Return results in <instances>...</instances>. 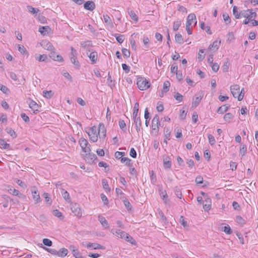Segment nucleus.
Listing matches in <instances>:
<instances>
[{
    "instance_id": "obj_42",
    "label": "nucleus",
    "mask_w": 258,
    "mask_h": 258,
    "mask_svg": "<svg viewBox=\"0 0 258 258\" xmlns=\"http://www.w3.org/2000/svg\"><path fill=\"white\" fill-rule=\"evenodd\" d=\"M247 147L245 144H242L240 148V153L242 154V156H244L246 153Z\"/></svg>"
},
{
    "instance_id": "obj_43",
    "label": "nucleus",
    "mask_w": 258,
    "mask_h": 258,
    "mask_svg": "<svg viewBox=\"0 0 258 258\" xmlns=\"http://www.w3.org/2000/svg\"><path fill=\"white\" fill-rule=\"evenodd\" d=\"M123 203L124 206H125L126 208L127 209V210L130 211L132 210V206L127 199H125L124 200H123Z\"/></svg>"
},
{
    "instance_id": "obj_41",
    "label": "nucleus",
    "mask_w": 258,
    "mask_h": 258,
    "mask_svg": "<svg viewBox=\"0 0 258 258\" xmlns=\"http://www.w3.org/2000/svg\"><path fill=\"white\" fill-rule=\"evenodd\" d=\"M119 126L120 128L123 132L126 131V124L123 120L120 119L119 120Z\"/></svg>"
},
{
    "instance_id": "obj_55",
    "label": "nucleus",
    "mask_w": 258,
    "mask_h": 258,
    "mask_svg": "<svg viewBox=\"0 0 258 258\" xmlns=\"http://www.w3.org/2000/svg\"><path fill=\"white\" fill-rule=\"evenodd\" d=\"M107 84H108V85L111 88H112L113 86H114V84L113 83L112 79L109 73H108V74Z\"/></svg>"
},
{
    "instance_id": "obj_11",
    "label": "nucleus",
    "mask_w": 258,
    "mask_h": 258,
    "mask_svg": "<svg viewBox=\"0 0 258 258\" xmlns=\"http://www.w3.org/2000/svg\"><path fill=\"white\" fill-rule=\"evenodd\" d=\"M49 57L54 61L59 62H62L63 61L62 57L59 54H57L55 50H53L50 53Z\"/></svg>"
},
{
    "instance_id": "obj_45",
    "label": "nucleus",
    "mask_w": 258,
    "mask_h": 258,
    "mask_svg": "<svg viewBox=\"0 0 258 258\" xmlns=\"http://www.w3.org/2000/svg\"><path fill=\"white\" fill-rule=\"evenodd\" d=\"M128 14L133 20L135 22H137L138 21V17L133 11L129 12Z\"/></svg>"
},
{
    "instance_id": "obj_52",
    "label": "nucleus",
    "mask_w": 258,
    "mask_h": 258,
    "mask_svg": "<svg viewBox=\"0 0 258 258\" xmlns=\"http://www.w3.org/2000/svg\"><path fill=\"white\" fill-rule=\"evenodd\" d=\"M208 138L209 142L211 145H213L215 144L216 141L215 140V138L213 135H212L211 134H209L208 136Z\"/></svg>"
},
{
    "instance_id": "obj_48",
    "label": "nucleus",
    "mask_w": 258,
    "mask_h": 258,
    "mask_svg": "<svg viewBox=\"0 0 258 258\" xmlns=\"http://www.w3.org/2000/svg\"><path fill=\"white\" fill-rule=\"evenodd\" d=\"M61 194L63 198L66 200H68L70 199V195L68 192L65 190L64 189H61Z\"/></svg>"
},
{
    "instance_id": "obj_22",
    "label": "nucleus",
    "mask_w": 258,
    "mask_h": 258,
    "mask_svg": "<svg viewBox=\"0 0 258 258\" xmlns=\"http://www.w3.org/2000/svg\"><path fill=\"white\" fill-rule=\"evenodd\" d=\"M87 247L88 248H92L94 249H101L102 248V246L101 245H100L99 244H98V243H89L87 244Z\"/></svg>"
},
{
    "instance_id": "obj_27",
    "label": "nucleus",
    "mask_w": 258,
    "mask_h": 258,
    "mask_svg": "<svg viewBox=\"0 0 258 258\" xmlns=\"http://www.w3.org/2000/svg\"><path fill=\"white\" fill-rule=\"evenodd\" d=\"M121 163H125L126 165H128L130 167L133 166V163H131V160L127 157H122L120 159Z\"/></svg>"
},
{
    "instance_id": "obj_58",
    "label": "nucleus",
    "mask_w": 258,
    "mask_h": 258,
    "mask_svg": "<svg viewBox=\"0 0 258 258\" xmlns=\"http://www.w3.org/2000/svg\"><path fill=\"white\" fill-rule=\"evenodd\" d=\"M233 14L234 15L236 19H239L240 17V13L238 14L237 11V8L236 6H234L233 8Z\"/></svg>"
},
{
    "instance_id": "obj_1",
    "label": "nucleus",
    "mask_w": 258,
    "mask_h": 258,
    "mask_svg": "<svg viewBox=\"0 0 258 258\" xmlns=\"http://www.w3.org/2000/svg\"><path fill=\"white\" fill-rule=\"evenodd\" d=\"M139 104L136 102L133 108V120L135 124L136 131L138 133H139L142 128V121L140 117H138V113L139 112Z\"/></svg>"
},
{
    "instance_id": "obj_16",
    "label": "nucleus",
    "mask_w": 258,
    "mask_h": 258,
    "mask_svg": "<svg viewBox=\"0 0 258 258\" xmlns=\"http://www.w3.org/2000/svg\"><path fill=\"white\" fill-rule=\"evenodd\" d=\"M220 43V40H219V41H218L217 40L214 41L213 44L210 45L209 47V49L213 50L214 51H216L219 48Z\"/></svg>"
},
{
    "instance_id": "obj_7",
    "label": "nucleus",
    "mask_w": 258,
    "mask_h": 258,
    "mask_svg": "<svg viewBox=\"0 0 258 258\" xmlns=\"http://www.w3.org/2000/svg\"><path fill=\"white\" fill-rule=\"evenodd\" d=\"M106 130L104 125L102 123H100L98 127V135L100 139H104L106 137Z\"/></svg>"
},
{
    "instance_id": "obj_59",
    "label": "nucleus",
    "mask_w": 258,
    "mask_h": 258,
    "mask_svg": "<svg viewBox=\"0 0 258 258\" xmlns=\"http://www.w3.org/2000/svg\"><path fill=\"white\" fill-rule=\"evenodd\" d=\"M18 50L21 52V53L23 54L27 53V51L26 48L23 45H18Z\"/></svg>"
},
{
    "instance_id": "obj_40",
    "label": "nucleus",
    "mask_w": 258,
    "mask_h": 258,
    "mask_svg": "<svg viewBox=\"0 0 258 258\" xmlns=\"http://www.w3.org/2000/svg\"><path fill=\"white\" fill-rule=\"evenodd\" d=\"M181 25V21L179 20H177V21L174 22L173 23V29L174 31H177L179 27Z\"/></svg>"
},
{
    "instance_id": "obj_5",
    "label": "nucleus",
    "mask_w": 258,
    "mask_h": 258,
    "mask_svg": "<svg viewBox=\"0 0 258 258\" xmlns=\"http://www.w3.org/2000/svg\"><path fill=\"white\" fill-rule=\"evenodd\" d=\"M90 140L93 142H96L98 140V134H96V127L94 126L90 128L89 132L88 133Z\"/></svg>"
},
{
    "instance_id": "obj_20",
    "label": "nucleus",
    "mask_w": 258,
    "mask_h": 258,
    "mask_svg": "<svg viewBox=\"0 0 258 258\" xmlns=\"http://www.w3.org/2000/svg\"><path fill=\"white\" fill-rule=\"evenodd\" d=\"M230 107V105L228 104L224 105L220 107H219L217 113L219 114H222L225 112H226L229 108Z\"/></svg>"
},
{
    "instance_id": "obj_34",
    "label": "nucleus",
    "mask_w": 258,
    "mask_h": 258,
    "mask_svg": "<svg viewBox=\"0 0 258 258\" xmlns=\"http://www.w3.org/2000/svg\"><path fill=\"white\" fill-rule=\"evenodd\" d=\"M53 214L55 217L58 218L60 220H62L64 218V216L58 210H53Z\"/></svg>"
},
{
    "instance_id": "obj_28",
    "label": "nucleus",
    "mask_w": 258,
    "mask_h": 258,
    "mask_svg": "<svg viewBox=\"0 0 258 258\" xmlns=\"http://www.w3.org/2000/svg\"><path fill=\"white\" fill-rule=\"evenodd\" d=\"M175 41L179 44H182L183 43V38L180 33L176 34L175 35Z\"/></svg>"
},
{
    "instance_id": "obj_14",
    "label": "nucleus",
    "mask_w": 258,
    "mask_h": 258,
    "mask_svg": "<svg viewBox=\"0 0 258 258\" xmlns=\"http://www.w3.org/2000/svg\"><path fill=\"white\" fill-rule=\"evenodd\" d=\"M195 22V24L197 23L196 16L195 14L191 13L188 15L187 18V22L186 24L191 25L192 23Z\"/></svg>"
},
{
    "instance_id": "obj_24",
    "label": "nucleus",
    "mask_w": 258,
    "mask_h": 258,
    "mask_svg": "<svg viewBox=\"0 0 258 258\" xmlns=\"http://www.w3.org/2000/svg\"><path fill=\"white\" fill-rule=\"evenodd\" d=\"M98 220L99 221V222L101 223V224H102V225L104 227H106V228H107L108 226V222L105 219V218L102 216H98Z\"/></svg>"
},
{
    "instance_id": "obj_4",
    "label": "nucleus",
    "mask_w": 258,
    "mask_h": 258,
    "mask_svg": "<svg viewBox=\"0 0 258 258\" xmlns=\"http://www.w3.org/2000/svg\"><path fill=\"white\" fill-rule=\"evenodd\" d=\"M79 144L82 150L87 153L91 152L90 146L89 145L87 140L84 138H81L79 140Z\"/></svg>"
},
{
    "instance_id": "obj_35",
    "label": "nucleus",
    "mask_w": 258,
    "mask_h": 258,
    "mask_svg": "<svg viewBox=\"0 0 258 258\" xmlns=\"http://www.w3.org/2000/svg\"><path fill=\"white\" fill-rule=\"evenodd\" d=\"M202 98L200 97H197L193 99L192 103V107H196L200 103Z\"/></svg>"
},
{
    "instance_id": "obj_6",
    "label": "nucleus",
    "mask_w": 258,
    "mask_h": 258,
    "mask_svg": "<svg viewBox=\"0 0 258 258\" xmlns=\"http://www.w3.org/2000/svg\"><path fill=\"white\" fill-rule=\"evenodd\" d=\"M89 52H87V55L90 59L91 63L94 64L97 62L98 59V54L97 52L92 51L90 49L88 50Z\"/></svg>"
},
{
    "instance_id": "obj_19",
    "label": "nucleus",
    "mask_w": 258,
    "mask_h": 258,
    "mask_svg": "<svg viewBox=\"0 0 258 258\" xmlns=\"http://www.w3.org/2000/svg\"><path fill=\"white\" fill-rule=\"evenodd\" d=\"M35 58L40 62L47 61L48 59L47 56L46 54H39L35 55Z\"/></svg>"
},
{
    "instance_id": "obj_18",
    "label": "nucleus",
    "mask_w": 258,
    "mask_h": 258,
    "mask_svg": "<svg viewBox=\"0 0 258 258\" xmlns=\"http://www.w3.org/2000/svg\"><path fill=\"white\" fill-rule=\"evenodd\" d=\"M164 167L166 169H170L171 166V162L170 160V158L166 157L163 159Z\"/></svg>"
},
{
    "instance_id": "obj_46",
    "label": "nucleus",
    "mask_w": 258,
    "mask_h": 258,
    "mask_svg": "<svg viewBox=\"0 0 258 258\" xmlns=\"http://www.w3.org/2000/svg\"><path fill=\"white\" fill-rule=\"evenodd\" d=\"M6 130L7 133L9 134L13 138H16L17 137V134L16 132L12 128H6Z\"/></svg>"
},
{
    "instance_id": "obj_3",
    "label": "nucleus",
    "mask_w": 258,
    "mask_h": 258,
    "mask_svg": "<svg viewBox=\"0 0 258 258\" xmlns=\"http://www.w3.org/2000/svg\"><path fill=\"white\" fill-rule=\"evenodd\" d=\"M159 121V116L158 115L156 114L152 120V131L156 136L159 133V127L160 125Z\"/></svg>"
},
{
    "instance_id": "obj_12",
    "label": "nucleus",
    "mask_w": 258,
    "mask_h": 258,
    "mask_svg": "<svg viewBox=\"0 0 258 258\" xmlns=\"http://www.w3.org/2000/svg\"><path fill=\"white\" fill-rule=\"evenodd\" d=\"M231 92L234 98H237L239 94L240 87L238 85H234L230 87Z\"/></svg>"
},
{
    "instance_id": "obj_13",
    "label": "nucleus",
    "mask_w": 258,
    "mask_h": 258,
    "mask_svg": "<svg viewBox=\"0 0 258 258\" xmlns=\"http://www.w3.org/2000/svg\"><path fill=\"white\" fill-rule=\"evenodd\" d=\"M84 7L87 10L92 11L95 9V5L92 1H87L84 4Z\"/></svg>"
},
{
    "instance_id": "obj_21",
    "label": "nucleus",
    "mask_w": 258,
    "mask_h": 258,
    "mask_svg": "<svg viewBox=\"0 0 258 258\" xmlns=\"http://www.w3.org/2000/svg\"><path fill=\"white\" fill-rule=\"evenodd\" d=\"M68 250L66 248H61L59 251H58L57 256L59 257H64L67 255Z\"/></svg>"
},
{
    "instance_id": "obj_49",
    "label": "nucleus",
    "mask_w": 258,
    "mask_h": 258,
    "mask_svg": "<svg viewBox=\"0 0 258 258\" xmlns=\"http://www.w3.org/2000/svg\"><path fill=\"white\" fill-rule=\"evenodd\" d=\"M236 220L237 223L239 225L243 226L245 224L244 220L240 216H237L236 217Z\"/></svg>"
},
{
    "instance_id": "obj_26",
    "label": "nucleus",
    "mask_w": 258,
    "mask_h": 258,
    "mask_svg": "<svg viewBox=\"0 0 258 258\" xmlns=\"http://www.w3.org/2000/svg\"><path fill=\"white\" fill-rule=\"evenodd\" d=\"M103 19L104 22L106 24L109 26H112V22L109 16H108L107 15H103Z\"/></svg>"
},
{
    "instance_id": "obj_44",
    "label": "nucleus",
    "mask_w": 258,
    "mask_h": 258,
    "mask_svg": "<svg viewBox=\"0 0 258 258\" xmlns=\"http://www.w3.org/2000/svg\"><path fill=\"white\" fill-rule=\"evenodd\" d=\"M43 249H44L46 251L53 255H57L58 251H57L55 249L47 248L46 247H43Z\"/></svg>"
},
{
    "instance_id": "obj_53",
    "label": "nucleus",
    "mask_w": 258,
    "mask_h": 258,
    "mask_svg": "<svg viewBox=\"0 0 258 258\" xmlns=\"http://www.w3.org/2000/svg\"><path fill=\"white\" fill-rule=\"evenodd\" d=\"M1 145L3 147V149H10V144H7V142L4 140H1Z\"/></svg>"
},
{
    "instance_id": "obj_32",
    "label": "nucleus",
    "mask_w": 258,
    "mask_h": 258,
    "mask_svg": "<svg viewBox=\"0 0 258 258\" xmlns=\"http://www.w3.org/2000/svg\"><path fill=\"white\" fill-rule=\"evenodd\" d=\"M42 196L45 199L46 203L49 204V205H51L52 200L51 199V198L50 197V195L47 192H44Z\"/></svg>"
},
{
    "instance_id": "obj_36",
    "label": "nucleus",
    "mask_w": 258,
    "mask_h": 258,
    "mask_svg": "<svg viewBox=\"0 0 258 258\" xmlns=\"http://www.w3.org/2000/svg\"><path fill=\"white\" fill-rule=\"evenodd\" d=\"M43 96L45 98L49 99L51 98L53 95V92L51 91H43Z\"/></svg>"
},
{
    "instance_id": "obj_31",
    "label": "nucleus",
    "mask_w": 258,
    "mask_h": 258,
    "mask_svg": "<svg viewBox=\"0 0 258 258\" xmlns=\"http://www.w3.org/2000/svg\"><path fill=\"white\" fill-rule=\"evenodd\" d=\"M126 241L130 242L132 245H136L137 244V242L135 240V239L129 234L126 235L125 237L124 238Z\"/></svg>"
},
{
    "instance_id": "obj_30",
    "label": "nucleus",
    "mask_w": 258,
    "mask_h": 258,
    "mask_svg": "<svg viewBox=\"0 0 258 258\" xmlns=\"http://www.w3.org/2000/svg\"><path fill=\"white\" fill-rule=\"evenodd\" d=\"M70 60L71 62L77 68L80 67L79 62L77 59L76 55H71Z\"/></svg>"
},
{
    "instance_id": "obj_56",
    "label": "nucleus",
    "mask_w": 258,
    "mask_h": 258,
    "mask_svg": "<svg viewBox=\"0 0 258 258\" xmlns=\"http://www.w3.org/2000/svg\"><path fill=\"white\" fill-rule=\"evenodd\" d=\"M222 228L223 229V231L227 234H230L232 233V231L228 225L225 226Z\"/></svg>"
},
{
    "instance_id": "obj_2",
    "label": "nucleus",
    "mask_w": 258,
    "mask_h": 258,
    "mask_svg": "<svg viewBox=\"0 0 258 258\" xmlns=\"http://www.w3.org/2000/svg\"><path fill=\"white\" fill-rule=\"evenodd\" d=\"M137 85L141 90H145L150 86V83L149 81L143 77H139L137 79Z\"/></svg>"
},
{
    "instance_id": "obj_62",
    "label": "nucleus",
    "mask_w": 258,
    "mask_h": 258,
    "mask_svg": "<svg viewBox=\"0 0 258 258\" xmlns=\"http://www.w3.org/2000/svg\"><path fill=\"white\" fill-rule=\"evenodd\" d=\"M174 191L176 197L181 199L182 197V194L181 190L178 188L176 187L175 188Z\"/></svg>"
},
{
    "instance_id": "obj_8",
    "label": "nucleus",
    "mask_w": 258,
    "mask_h": 258,
    "mask_svg": "<svg viewBox=\"0 0 258 258\" xmlns=\"http://www.w3.org/2000/svg\"><path fill=\"white\" fill-rule=\"evenodd\" d=\"M33 199L35 201V204H38L41 202V200L40 197L39 193L38 190H36L35 187H33L31 189Z\"/></svg>"
},
{
    "instance_id": "obj_57",
    "label": "nucleus",
    "mask_w": 258,
    "mask_h": 258,
    "mask_svg": "<svg viewBox=\"0 0 258 258\" xmlns=\"http://www.w3.org/2000/svg\"><path fill=\"white\" fill-rule=\"evenodd\" d=\"M102 183L103 187L108 191H110V188H109V185L108 184V182L106 179H103L102 180Z\"/></svg>"
},
{
    "instance_id": "obj_17",
    "label": "nucleus",
    "mask_w": 258,
    "mask_h": 258,
    "mask_svg": "<svg viewBox=\"0 0 258 258\" xmlns=\"http://www.w3.org/2000/svg\"><path fill=\"white\" fill-rule=\"evenodd\" d=\"M112 232L113 233V234L115 233V235L117 237L121 239H124L126 235H127V233H126L125 232L120 230H116L115 231V233L114 232V230H112Z\"/></svg>"
},
{
    "instance_id": "obj_9",
    "label": "nucleus",
    "mask_w": 258,
    "mask_h": 258,
    "mask_svg": "<svg viewBox=\"0 0 258 258\" xmlns=\"http://www.w3.org/2000/svg\"><path fill=\"white\" fill-rule=\"evenodd\" d=\"M41 45L44 49L50 51V52L55 50L51 43L46 40L42 41Z\"/></svg>"
},
{
    "instance_id": "obj_64",
    "label": "nucleus",
    "mask_w": 258,
    "mask_h": 258,
    "mask_svg": "<svg viewBox=\"0 0 258 258\" xmlns=\"http://www.w3.org/2000/svg\"><path fill=\"white\" fill-rule=\"evenodd\" d=\"M177 69V65L176 63H174L171 66V72L173 74H175L177 72H178Z\"/></svg>"
},
{
    "instance_id": "obj_51",
    "label": "nucleus",
    "mask_w": 258,
    "mask_h": 258,
    "mask_svg": "<svg viewBox=\"0 0 258 258\" xmlns=\"http://www.w3.org/2000/svg\"><path fill=\"white\" fill-rule=\"evenodd\" d=\"M170 129L169 127H165L164 135L166 139L169 140L170 136Z\"/></svg>"
},
{
    "instance_id": "obj_29",
    "label": "nucleus",
    "mask_w": 258,
    "mask_h": 258,
    "mask_svg": "<svg viewBox=\"0 0 258 258\" xmlns=\"http://www.w3.org/2000/svg\"><path fill=\"white\" fill-rule=\"evenodd\" d=\"M113 36L116 38V41L120 44L122 43L124 40V35H123L114 34H113Z\"/></svg>"
},
{
    "instance_id": "obj_60",
    "label": "nucleus",
    "mask_w": 258,
    "mask_h": 258,
    "mask_svg": "<svg viewBox=\"0 0 258 258\" xmlns=\"http://www.w3.org/2000/svg\"><path fill=\"white\" fill-rule=\"evenodd\" d=\"M122 53L123 55L126 57H129L131 54L130 50L126 48H123L122 49Z\"/></svg>"
},
{
    "instance_id": "obj_50",
    "label": "nucleus",
    "mask_w": 258,
    "mask_h": 258,
    "mask_svg": "<svg viewBox=\"0 0 258 258\" xmlns=\"http://www.w3.org/2000/svg\"><path fill=\"white\" fill-rule=\"evenodd\" d=\"M256 17V13L255 12H252L251 10H250L249 11V13L247 16V18L252 20V19H254Z\"/></svg>"
},
{
    "instance_id": "obj_37",
    "label": "nucleus",
    "mask_w": 258,
    "mask_h": 258,
    "mask_svg": "<svg viewBox=\"0 0 258 258\" xmlns=\"http://www.w3.org/2000/svg\"><path fill=\"white\" fill-rule=\"evenodd\" d=\"M8 191L10 194H12L14 196L20 197V196H19V190L14 188L13 187H11L9 189H8Z\"/></svg>"
},
{
    "instance_id": "obj_15",
    "label": "nucleus",
    "mask_w": 258,
    "mask_h": 258,
    "mask_svg": "<svg viewBox=\"0 0 258 258\" xmlns=\"http://www.w3.org/2000/svg\"><path fill=\"white\" fill-rule=\"evenodd\" d=\"M72 211L77 216H82V211L80 208L77 204H75L72 208Z\"/></svg>"
},
{
    "instance_id": "obj_25",
    "label": "nucleus",
    "mask_w": 258,
    "mask_h": 258,
    "mask_svg": "<svg viewBox=\"0 0 258 258\" xmlns=\"http://www.w3.org/2000/svg\"><path fill=\"white\" fill-rule=\"evenodd\" d=\"M29 106L30 108L34 110V113H36V112L38 111L37 108L38 107V105L35 101L31 100L29 103Z\"/></svg>"
},
{
    "instance_id": "obj_38",
    "label": "nucleus",
    "mask_w": 258,
    "mask_h": 258,
    "mask_svg": "<svg viewBox=\"0 0 258 258\" xmlns=\"http://www.w3.org/2000/svg\"><path fill=\"white\" fill-rule=\"evenodd\" d=\"M170 86V83L169 81H165L164 83L163 84V92H164L165 93L167 92L169 90V87Z\"/></svg>"
},
{
    "instance_id": "obj_10",
    "label": "nucleus",
    "mask_w": 258,
    "mask_h": 258,
    "mask_svg": "<svg viewBox=\"0 0 258 258\" xmlns=\"http://www.w3.org/2000/svg\"><path fill=\"white\" fill-rule=\"evenodd\" d=\"M85 159L88 163H92L94 162V161L97 159V156L95 154L91 153L90 152L86 154Z\"/></svg>"
},
{
    "instance_id": "obj_33",
    "label": "nucleus",
    "mask_w": 258,
    "mask_h": 258,
    "mask_svg": "<svg viewBox=\"0 0 258 258\" xmlns=\"http://www.w3.org/2000/svg\"><path fill=\"white\" fill-rule=\"evenodd\" d=\"M233 118V115L231 113H227L224 116V120L228 122H230Z\"/></svg>"
},
{
    "instance_id": "obj_47",
    "label": "nucleus",
    "mask_w": 258,
    "mask_h": 258,
    "mask_svg": "<svg viewBox=\"0 0 258 258\" xmlns=\"http://www.w3.org/2000/svg\"><path fill=\"white\" fill-rule=\"evenodd\" d=\"M223 17L224 21L226 22L227 25H228L231 23V19L227 13H224L223 14Z\"/></svg>"
},
{
    "instance_id": "obj_23",
    "label": "nucleus",
    "mask_w": 258,
    "mask_h": 258,
    "mask_svg": "<svg viewBox=\"0 0 258 258\" xmlns=\"http://www.w3.org/2000/svg\"><path fill=\"white\" fill-rule=\"evenodd\" d=\"M50 29L49 26H41L39 28V32L42 35H45L46 34V32H48Z\"/></svg>"
},
{
    "instance_id": "obj_39",
    "label": "nucleus",
    "mask_w": 258,
    "mask_h": 258,
    "mask_svg": "<svg viewBox=\"0 0 258 258\" xmlns=\"http://www.w3.org/2000/svg\"><path fill=\"white\" fill-rule=\"evenodd\" d=\"M28 11L32 14H37L39 12V9L32 7L31 6H27Z\"/></svg>"
},
{
    "instance_id": "obj_63",
    "label": "nucleus",
    "mask_w": 258,
    "mask_h": 258,
    "mask_svg": "<svg viewBox=\"0 0 258 258\" xmlns=\"http://www.w3.org/2000/svg\"><path fill=\"white\" fill-rule=\"evenodd\" d=\"M230 63L227 59L226 61L225 62L223 66V71L224 72H227L228 71L229 66Z\"/></svg>"
},
{
    "instance_id": "obj_61",
    "label": "nucleus",
    "mask_w": 258,
    "mask_h": 258,
    "mask_svg": "<svg viewBox=\"0 0 258 258\" xmlns=\"http://www.w3.org/2000/svg\"><path fill=\"white\" fill-rule=\"evenodd\" d=\"M80 44L82 47L87 48V46H91L92 43L91 41H87L81 42Z\"/></svg>"
},
{
    "instance_id": "obj_54",
    "label": "nucleus",
    "mask_w": 258,
    "mask_h": 258,
    "mask_svg": "<svg viewBox=\"0 0 258 258\" xmlns=\"http://www.w3.org/2000/svg\"><path fill=\"white\" fill-rule=\"evenodd\" d=\"M42 242L43 244L47 246H51L52 245V242L48 238H44Z\"/></svg>"
}]
</instances>
